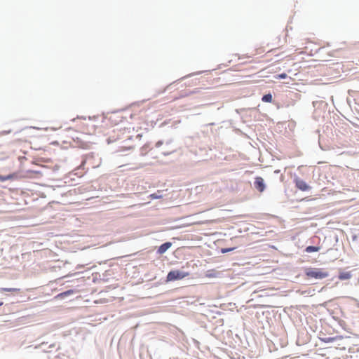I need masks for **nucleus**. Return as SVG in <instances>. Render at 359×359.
Returning a JSON list of instances; mask_svg holds the SVG:
<instances>
[{
    "label": "nucleus",
    "instance_id": "nucleus-5",
    "mask_svg": "<svg viewBox=\"0 0 359 359\" xmlns=\"http://www.w3.org/2000/svg\"><path fill=\"white\" fill-rule=\"evenodd\" d=\"M172 245L171 242H165L158 248L156 252L159 255H163L172 246Z\"/></svg>",
    "mask_w": 359,
    "mask_h": 359
},
{
    "label": "nucleus",
    "instance_id": "nucleus-21",
    "mask_svg": "<svg viewBox=\"0 0 359 359\" xmlns=\"http://www.w3.org/2000/svg\"><path fill=\"white\" fill-rule=\"evenodd\" d=\"M11 133V130H4L3 132H1L2 134L5 135V134H8Z\"/></svg>",
    "mask_w": 359,
    "mask_h": 359
},
{
    "label": "nucleus",
    "instance_id": "nucleus-16",
    "mask_svg": "<svg viewBox=\"0 0 359 359\" xmlns=\"http://www.w3.org/2000/svg\"><path fill=\"white\" fill-rule=\"evenodd\" d=\"M206 276H207V277H209V278H212V277H215V273L213 272V271H207Z\"/></svg>",
    "mask_w": 359,
    "mask_h": 359
},
{
    "label": "nucleus",
    "instance_id": "nucleus-20",
    "mask_svg": "<svg viewBox=\"0 0 359 359\" xmlns=\"http://www.w3.org/2000/svg\"><path fill=\"white\" fill-rule=\"evenodd\" d=\"M163 144L162 140H159L156 143V147H160Z\"/></svg>",
    "mask_w": 359,
    "mask_h": 359
},
{
    "label": "nucleus",
    "instance_id": "nucleus-17",
    "mask_svg": "<svg viewBox=\"0 0 359 359\" xmlns=\"http://www.w3.org/2000/svg\"><path fill=\"white\" fill-rule=\"evenodd\" d=\"M149 148V145L147 144H145L142 148L141 151L142 153H147V149Z\"/></svg>",
    "mask_w": 359,
    "mask_h": 359
},
{
    "label": "nucleus",
    "instance_id": "nucleus-4",
    "mask_svg": "<svg viewBox=\"0 0 359 359\" xmlns=\"http://www.w3.org/2000/svg\"><path fill=\"white\" fill-rule=\"evenodd\" d=\"M295 185L297 189L302 191H306L311 189L305 181L299 178L295 180Z\"/></svg>",
    "mask_w": 359,
    "mask_h": 359
},
{
    "label": "nucleus",
    "instance_id": "nucleus-3",
    "mask_svg": "<svg viewBox=\"0 0 359 359\" xmlns=\"http://www.w3.org/2000/svg\"><path fill=\"white\" fill-rule=\"evenodd\" d=\"M253 185L254 188L260 193H262L266 189V184L262 177H256Z\"/></svg>",
    "mask_w": 359,
    "mask_h": 359
},
{
    "label": "nucleus",
    "instance_id": "nucleus-2",
    "mask_svg": "<svg viewBox=\"0 0 359 359\" xmlns=\"http://www.w3.org/2000/svg\"><path fill=\"white\" fill-rule=\"evenodd\" d=\"M189 276V272H185L180 270H172L169 271L167 275L166 282L182 280L184 278L187 277Z\"/></svg>",
    "mask_w": 359,
    "mask_h": 359
},
{
    "label": "nucleus",
    "instance_id": "nucleus-11",
    "mask_svg": "<svg viewBox=\"0 0 359 359\" xmlns=\"http://www.w3.org/2000/svg\"><path fill=\"white\" fill-rule=\"evenodd\" d=\"M273 100L272 95L271 93L265 94L262 96V100L264 102H271Z\"/></svg>",
    "mask_w": 359,
    "mask_h": 359
},
{
    "label": "nucleus",
    "instance_id": "nucleus-18",
    "mask_svg": "<svg viewBox=\"0 0 359 359\" xmlns=\"http://www.w3.org/2000/svg\"><path fill=\"white\" fill-rule=\"evenodd\" d=\"M4 291L11 292V291H19V289L17 288H3L2 289Z\"/></svg>",
    "mask_w": 359,
    "mask_h": 359
},
{
    "label": "nucleus",
    "instance_id": "nucleus-19",
    "mask_svg": "<svg viewBox=\"0 0 359 359\" xmlns=\"http://www.w3.org/2000/svg\"><path fill=\"white\" fill-rule=\"evenodd\" d=\"M175 150L172 149L171 151H163L162 154L165 156L169 155L170 154L172 153Z\"/></svg>",
    "mask_w": 359,
    "mask_h": 359
},
{
    "label": "nucleus",
    "instance_id": "nucleus-7",
    "mask_svg": "<svg viewBox=\"0 0 359 359\" xmlns=\"http://www.w3.org/2000/svg\"><path fill=\"white\" fill-rule=\"evenodd\" d=\"M352 277V274L351 271H341L339 273L338 278L339 279L344 280H348Z\"/></svg>",
    "mask_w": 359,
    "mask_h": 359
},
{
    "label": "nucleus",
    "instance_id": "nucleus-6",
    "mask_svg": "<svg viewBox=\"0 0 359 359\" xmlns=\"http://www.w3.org/2000/svg\"><path fill=\"white\" fill-rule=\"evenodd\" d=\"M343 339L342 336H335V337H328L320 338V341L325 343H332L338 340H341Z\"/></svg>",
    "mask_w": 359,
    "mask_h": 359
},
{
    "label": "nucleus",
    "instance_id": "nucleus-10",
    "mask_svg": "<svg viewBox=\"0 0 359 359\" xmlns=\"http://www.w3.org/2000/svg\"><path fill=\"white\" fill-rule=\"evenodd\" d=\"M74 290H66V291H65L63 292L60 293L57 295V297H60V298H65L66 297H68V296L74 294Z\"/></svg>",
    "mask_w": 359,
    "mask_h": 359
},
{
    "label": "nucleus",
    "instance_id": "nucleus-15",
    "mask_svg": "<svg viewBox=\"0 0 359 359\" xmlns=\"http://www.w3.org/2000/svg\"><path fill=\"white\" fill-rule=\"evenodd\" d=\"M287 77V75L285 73H281V74H279L277 75V78L280 79H285Z\"/></svg>",
    "mask_w": 359,
    "mask_h": 359
},
{
    "label": "nucleus",
    "instance_id": "nucleus-9",
    "mask_svg": "<svg viewBox=\"0 0 359 359\" xmlns=\"http://www.w3.org/2000/svg\"><path fill=\"white\" fill-rule=\"evenodd\" d=\"M320 248L318 246L309 245L305 248V252L308 253L318 252Z\"/></svg>",
    "mask_w": 359,
    "mask_h": 359
},
{
    "label": "nucleus",
    "instance_id": "nucleus-12",
    "mask_svg": "<svg viewBox=\"0 0 359 359\" xmlns=\"http://www.w3.org/2000/svg\"><path fill=\"white\" fill-rule=\"evenodd\" d=\"M235 249H236V248H222L221 249V252L223 253V254H225V253H227L229 252H231V251L234 250Z\"/></svg>",
    "mask_w": 359,
    "mask_h": 359
},
{
    "label": "nucleus",
    "instance_id": "nucleus-14",
    "mask_svg": "<svg viewBox=\"0 0 359 359\" xmlns=\"http://www.w3.org/2000/svg\"><path fill=\"white\" fill-rule=\"evenodd\" d=\"M12 177L11 175H6V176H0V180L2 182L6 181L8 180H10Z\"/></svg>",
    "mask_w": 359,
    "mask_h": 359
},
{
    "label": "nucleus",
    "instance_id": "nucleus-22",
    "mask_svg": "<svg viewBox=\"0 0 359 359\" xmlns=\"http://www.w3.org/2000/svg\"><path fill=\"white\" fill-rule=\"evenodd\" d=\"M78 118H83V119H86V118H85V117H83V116H81V117L78 116Z\"/></svg>",
    "mask_w": 359,
    "mask_h": 359
},
{
    "label": "nucleus",
    "instance_id": "nucleus-13",
    "mask_svg": "<svg viewBox=\"0 0 359 359\" xmlns=\"http://www.w3.org/2000/svg\"><path fill=\"white\" fill-rule=\"evenodd\" d=\"M150 198L151 199H158V198H161L162 196L159 195L158 193H154L150 195Z\"/></svg>",
    "mask_w": 359,
    "mask_h": 359
},
{
    "label": "nucleus",
    "instance_id": "nucleus-23",
    "mask_svg": "<svg viewBox=\"0 0 359 359\" xmlns=\"http://www.w3.org/2000/svg\"><path fill=\"white\" fill-rule=\"evenodd\" d=\"M4 304L3 302H0V306Z\"/></svg>",
    "mask_w": 359,
    "mask_h": 359
},
{
    "label": "nucleus",
    "instance_id": "nucleus-1",
    "mask_svg": "<svg viewBox=\"0 0 359 359\" xmlns=\"http://www.w3.org/2000/svg\"><path fill=\"white\" fill-rule=\"evenodd\" d=\"M304 273L309 278L315 280H322L329 276L328 271L320 268H305Z\"/></svg>",
    "mask_w": 359,
    "mask_h": 359
},
{
    "label": "nucleus",
    "instance_id": "nucleus-8",
    "mask_svg": "<svg viewBox=\"0 0 359 359\" xmlns=\"http://www.w3.org/2000/svg\"><path fill=\"white\" fill-rule=\"evenodd\" d=\"M46 345L47 344L42 343L39 345V347L46 352H50L51 349L55 347V344H51L47 348H46Z\"/></svg>",
    "mask_w": 359,
    "mask_h": 359
}]
</instances>
